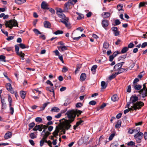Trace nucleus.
Wrapping results in <instances>:
<instances>
[{
	"mask_svg": "<svg viewBox=\"0 0 147 147\" xmlns=\"http://www.w3.org/2000/svg\"><path fill=\"white\" fill-rule=\"evenodd\" d=\"M69 119L68 120H66L65 121H63L62 124L59 125V126L61 127V129L64 128L66 130H68L70 128L71 126L70 123L74 121V119L72 118Z\"/></svg>",
	"mask_w": 147,
	"mask_h": 147,
	"instance_id": "f257e3e1",
	"label": "nucleus"
},
{
	"mask_svg": "<svg viewBox=\"0 0 147 147\" xmlns=\"http://www.w3.org/2000/svg\"><path fill=\"white\" fill-rule=\"evenodd\" d=\"M78 110H73L71 111H67L66 114L67 115V118L68 119L72 118L74 120L76 115L79 117L81 114V113L78 111Z\"/></svg>",
	"mask_w": 147,
	"mask_h": 147,
	"instance_id": "f03ea898",
	"label": "nucleus"
},
{
	"mask_svg": "<svg viewBox=\"0 0 147 147\" xmlns=\"http://www.w3.org/2000/svg\"><path fill=\"white\" fill-rule=\"evenodd\" d=\"M5 25L6 27H8L11 29H12L13 26H18V23L15 19L5 21Z\"/></svg>",
	"mask_w": 147,
	"mask_h": 147,
	"instance_id": "7ed1b4c3",
	"label": "nucleus"
},
{
	"mask_svg": "<svg viewBox=\"0 0 147 147\" xmlns=\"http://www.w3.org/2000/svg\"><path fill=\"white\" fill-rule=\"evenodd\" d=\"M77 1L78 0H69L64 4V8L65 9V11H67V12L70 8V5H74Z\"/></svg>",
	"mask_w": 147,
	"mask_h": 147,
	"instance_id": "20e7f679",
	"label": "nucleus"
},
{
	"mask_svg": "<svg viewBox=\"0 0 147 147\" xmlns=\"http://www.w3.org/2000/svg\"><path fill=\"white\" fill-rule=\"evenodd\" d=\"M146 83L143 84V87L141 90L138 91V93L142 95V97L144 98L147 96V88L146 86Z\"/></svg>",
	"mask_w": 147,
	"mask_h": 147,
	"instance_id": "39448f33",
	"label": "nucleus"
},
{
	"mask_svg": "<svg viewBox=\"0 0 147 147\" xmlns=\"http://www.w3.org/2000/svg\"><path fill=\"white\" fill-rule=\"evenodd\" d=\"M134 105L132 106V107L134 109V110H136L137 109H141V107L144 105V103L141 101L137 102L134 104H133Z\"/></svg>",
	"mask_w": 147,
	"mask_h": 147,
	"instance_id": "423d86ee",
	"label": "nucleus"
},
{
	"mask_svg": "<svg viewBox=\"0 0 147 147\" xmlns=\"http://www.w3.org/2000/svg\"><path fill=\"white\" fill-rule=\"evenodd\" d=\"M143 134L142 132L137 133L134 136V138L136 140L137 143H140L141 139L142 138Z\"/></svg>",
	"mask_w": 147,
	"mask_h": 147,
	"instance_id": "0eeeda50",
	"label": "nucleus"
},
{
	"mask_svg": "<svg viewBox=\"0 0 147 147\" xmlns=\"http://www.w3.org/2000/svg\"><path fill=\"white\" fill-rule=\"evenodd\" d=\"M138 98L136 94H134L131 96L130 98V102L133 104H135V102L138 100Z\"/></svg>",
	"mask_w": 147,
	"mask_h": 147,
	"instance_id": "6e6552de",
	"label": "nucleus"
},
{
	"mask_svg": "<svg viewBox=\"0 0 147 147\" xmlns=\"http://www.w3.org/2000/svg\"><path fill=\"white\" fill-rule=\"evenodd\" d=\"M48 6V4L45 1H43L41 4V8L44 10L49 9V8Z\"/></svg>",
	"mask_w": 147,
	"mask_h": 147,
	"instance_id": "1a4fd4ad",
	"label": "nucleus"
},
{
	"mask_svg": "<svg viewBox=\"0 0 147 147\" xmlns=\"http://www.w3.org/2000/svg\"><path fill=\"white\" fill-rule=\"evenodd\" d=\"M111 30L113 31L114 35L117 36L119 35V32L118 30V28L116 27H113L111 29Z\"/></svg>",
	"mask_w": 147,
	"mask_h": 147,
	"instance_id": "9d476101",
	"label": "nucleus"
},
{
	"mask_svg": "<svg viewBox=\"0 0 147 147\" xmlns=\"http://www.w3.org/2000/svg\"><path fill=\"white\" fill-rule=\"evenodd\" d=\"M6 87L9 91L11 93L13 94L14 93L13 88L11 87V86L10 83H8L6 84Z\"/></svg>",
	"mask_w": 147,
	"mask_h": 147,
	"instance_id": "9b49d317",
	"label": "nucleus"
},
{
	"mask_svg": "<svg viewBox=\"0 0 147 147\" xmlns=\"http://www.w3.org/2000/svg\"><path fill=\"white\" fill-rule=\"evenodd\" d=\"M60 129L61 127L60 126H59V127L58 126H56L55 130L53 133V134L55 137H56V136L58 135L60 130L61 129Z\"/></svg>",
	"mask_w": 147,
	"mask_h": 147,
	"instance_id": "f8f14e48",
	"label": "nucleus"
},
{
	"mask_svg": "<svg viewBox=\"0 0 147 147\" xmlns=\"http://www.w3.org/2000/svg\"><path fill=\"white\" fill-rule=\"evenodd\" d=\"M132 87L136 90H141L142 86L140 84H136L132 85Z\"/></svg>",
	"mask_w": 147,
	"mask_h": 147,
	"instance_id": "ddd939ff",
	"label": "nucleus"
},
{
	"mask_svg": "<svg viewBox=\"0 0 147 147\" xmlns=\"http://www.w3.org/2000/svg\"><path fill=\"white\" fill-rule=\"evenodd\" d=\"M102 26L105 28L109 25V22L107 20H103L102 22Z\"/></svg>",
	"mask_w": 147,
	"mask_h": 147,
	"instance_id": "4468645a",
	"label": "nucleus"
},
{
	"mask_svg": "<svg viewBox=\"0 0 147 147\" xmlns=\"http://www.w3.org/2000/svg\"><path fill=\"white\" fill-rule=\"evenodd\" d=\"M43 24L45 28H51V25L49 22L46 20L43 23Z\"/></svg>",
	"mask_w": 147,
	"mask_h": 147,
	"instance_id": "2eb2a0df",
	"label": "nucleus"
},
{
	"mask_svg": "<svg viewBox=\"0 0 147 147\" xmlns=\"http://www.w3.org/2000/svg\"><path fill=\"white\" fill-rule=\"evenodd\" d=\"M1 101L2 104V109H6V105L5 102V98H1Z\"/></svg>",
	"mask_w": 147,
	"mask_h": 147,
	"instance_id": "dca6fc26",
	"label": "nucleus"
},
{
	"mask_svg": "<svg viewBox=\"0 0 147 147\" xmlns=\"http://www.w3.org/2000/svg\"><path fill=\"white\" fill-rule=\"evenodd\" d=\"M120 64L118 63L116 64L114 66L113 69L114 71H118L120 68H121L122 67V65H121Z\"/></svg>",
	"mask_w": 147,
	"mask_h": 147,
	"instance_id": "f3484780",
	"label": "nucleus"
},
{
	"mask_svg": "<svg viewBox=\"0 0 147 147\" xmlns=\"http://www.w3.org/2000/svg\"><path fill=\"white\" fill-rule=\"evenodd\" d=\"M102 16L104 18H107L110 16V13L108 12H103L102 14Z\"/></svg>",
	"mask_w": 147,
	"mask_h": 147,
	"instance_id": "a211bd4d",
	"label": "nucleus"
},
{
	"mask_svg": "<svg viewBox=\"0 0 147 147\" xmlns=\"http://www.w3.org/2000/svg\"><path fill=\"white\" fill-rule=\"evenodd\" d=\"M127 70L128 69L127 68L125 69L124 68H121V67L118 70V72H116V73L118 75L119 74L123 73L125 71H127Z\"/></svg>",
	"mask_w": 147,
	"mask_h": 147,
	"instance_id": "6ab92c4d",
	"label": "nucleus"
},
{
	"mask_svg": "<svg viewBox=\"0 0 147 147\" xmlns=\"http://www.w3.org/2000/svg\"><path fill=\"white\" fill-rule=\"evenodd\" d=\"M20 97L23 99H24L26 96V93L24 91H21L20 92Z\"/></svg>",
	"mask_w": 147,
	"mask_h": 147,
	"instance_id": "aec40b11",
	"label": "nucleus"
},
{
	"mask_svg": "<svg viewBox=\"0 0 147 147\" xmlns=\"http://www.w3.org/2000/svg\"><path fill=\"white\" fill-rule=\"evenodd\" d=\"M12 136V133L11 132L8 131L6 133L4 136V138L5 139H8L10 138Z\"/></svg>",
	"mask_w": 147,
	"mask_h": 147,
	"instance_id": "412c9836",
	"label": "nucleus"
},
{
	"mask_svg": "<svg viewBox=\"0 0 147 147\" xmlns=\"http://www.w3.org/2000/svg\"><path fill=\"white\" fill-rule=\"evenodd\" d=\"M46 89L47 91L53 92V95H55L54 88V87H48L46 88Z\"/></svg>",
	"mask_w": 147,
	"mask_h": 147,
	"instance_id": "4be33fe9",
	"label": "nucleus"
},
{
	"mask_svg": "<svg viewBox=\"0 0 147 147\" xmlns=\"http://www.w3.org/2000/svg\"><path fill=\"white\" fill-rule=\"evenodd\" d=\"M26 0H15V2L17 4L20 5L25 2Z\"/></svg>",
	"mask_w": 147,
	"mask_h": 147,
	"instance_id": "5701e85b",
	"label": "nucleus"
},
{
	"mask_svg": "<svg viewBox=\"0 0 147 147\" xmlns=\"http://www.w3.org/2000/svg\"><path fill=\"white\" fill-rule=\"evenodd\" d=\"M118 98L117 94H115L113 95L111 97V100L113 102H115L118 100Z\"/></svg>",
	"mask_w": 147,
	"mask_h": 147,
	"instance_id": "b1692460",
	"label": "nucleus"
},
{
	"mask_svg": "<svg viewBox=\"0 0 147 147\" xmlns=\"http://www.w3.org/2000/svg\"><path fill=\"white\" fill-rule=\"evenodd\" d=\"M86 78V75L84 73L82 74L80 76V79L82 81H84Z\"/></svg>",
	"mask_w": 147,
	"mask_h": 147,
	"instance_id": "393cba45",
	"label": "nucleus"
},
{
	"mask_svg": "<svg viewBox=\"0 0 147 147\" xmlns=\"http://www.w3.org/2000/svg\"><path fill=\"white\" fill-rule=\"evenodd\" d=\"M50 103L49 102H47L46 103H45L43 104L42 107H40V111H42L44 110L45 107H46L47 105Z\"/></svg>",
	"mask_w": 147,
	"mask_h": 147,
	"instance_id": "a878e982",
	"label": "nucleus"
},
{
	"mask_svg": "<svg viewBox=\"0 0 147 147\" xmlns=\"http://www.w3.org/2000/svg\"><path fill=\"white\" fill-rule=\"evenodd\" d=\"M76 13L78 15V16L77 17L78 20H80L84 18V16L83 14L78 12H76Z\"/></svg>",
	"mask_w": 147,
	"mask_h": 147,
	"instance_id": "bb28decb",
	"label": "nucleus"
},
{
	"mask_svg": "<svg viewBox=\"0 0 147 147\" xmlns=\"http://www.w3.org/2000/svg\"><path fill=\"white\" fill-rule=\"evenodd\" d=\"M35 124L34 122H32L28 124V126L29 127L28 130H30L32 128L35 126Z\"/></svg>",
	"mask_w": 147,
	"mask_h": 147,
	"instance_id": "cd10ccee",
	"label": "nucleus"
},
{
	"mask_svg": "<svg viewBox=\"0 0 147 147\" xmlns=\"http://www.w3.org/2000/svg\"><path fill=\"white\" fill-rule=\"evenodd\" d=\"M117 75V74L116 72L115 73V74L113 73L109 76V79L110 80H111L115 78Z\"/></svg>",
	"mask_w": 147,
	"mask_h": 147,
	"instance_id": "c85d7f7f",
	"label": "nucleus"
},
{
	"mask_svg": "<svg viewBox=\"0 0 147 147\" xmlns=\"http://www.w3.org/2000/svg\"><path fill=\"white\" fill-rule=\"evenodd\" d=\"M121 121L120 120H118L116 124L115 125V127L116 128H119L121 126Z\"/></svg>",
	"mask_w": 147,
	"mask_h": 147,
	"instance_id": "c756f323",
	"label": "nucleus"
},
{
	"mask_svg": "<svg viewBox=\"0 0 147 147\" xmlns=\"http://www.w3.org/2000/svg\"><path fill=\"white\" fill-rule=\"evenodd\" d=\"M67 12V11H65V9L64 7L63 9V10L61 8H59L57 10V14L59 13H62L63 12Z\"/></svg>",
	"mask_w": 147,
	"mask_h": 147,
	"instance_id": "7c9ffc66",
	"label": "nucleus"
},
{
	"mask_svg": "<svg viewBox=\"0 0 147 147\" xmlns=\"http://www.w3.org/2000/svg\"><path fill=\"white\" fill-rule=\"evenodd\" d=\"M107 84H106L105 82L102 81L101 82V86L102 89H105L107 86Z\"/></svg>",
	"mask_w": 147,
	"mask_h": 147,
	"instance_id": "2f4dec72",
	"label": "nucleus"
},
{
	"mask_svg": "<svg viewBox=\"0 0 147 147\" xmlns=\"http://www.w3.org/2000/svg\"><path fill=\"white\" fill-rule=\"evenodd\" d=\"M51 134L50 132L47 131L46 132L43 137V139H47L48 136Z\"/></svg>",
	"mask_w": 147,
	"mask_h": 147,
	"instance_id": "473e14b6",
	"label": "nucleus"
},
{
	"mask_svg": "<svg viewBox=\"0 0 147 147\" xmlns=\"http://www.w3.org/2000/svg\"><path fill=\"white\" fill-rule=\"evenodd\" d=\"M59 109L57 107H54L51 109V111H54L55 112H58L59 111Z\"/></svg>",
	"mask_w": 147,
	"mask_h": 147,
	"instance_id": "72a5a7b5",
	"label": "nucleus"
},
{
	"mask_svg": "<svg viewBox=\"0 0 147 147\" xmlns=\"http://www.w3.org/2000/svg\"><path fill=\"white\" fill-rule=\"evenodd\" d=\"M42 119L40 117H38L35 119V121L38 123H40L42 122Z\"/></svg>",
	"mask_w": 147,
	"mask_h": 147,
	"instance_id": "f704fd0d",
	"label": "nucleus"
},
{
	"mask_svg": "<svg viewBox=\"0 0 147 147\" xmlns=\"http://www.w3.org/2000/svg\"><path fill=\"white\" fill-rule=\"evenodd\" d=\"M69 20V18L67 17L64 18V20H61L60 22L63 23V24H65L67 22H68V21Z\"/></svg>",
	"mask_w": 147,
	"mask_h": 147,
	"instance_id": "c9c22d12",
	"label": "nucleus"
},
{
	"mask_svg": "<svg viewBox=\"0 0 147 147\" xmlns=\"http://www.w3.org/2000/svg\"><path fill=\"white\" fill-rule=\"evenodd\" d=\"M67 47L65 46H59L58 47V49L59 50H60V49H61L62 51H64L66 50H67Z\"/></svg>",
	"mask_w": 147,
	"mask_h": 147,
	"instance_id": "e433bc0d",
	"label": "nucleus"
},
{
	"mask_svg": "<svg viewBox=\"0 0 147 147\" xmlns=\"http://www.w3.org/2000/svg\"><path fill=\"white\" fill-rule=\"evenodd\" d=\"M5 58L6 57L5 56L3 55H0V60L2 61L5 62L6 61Z\"/></svg>",
	"mask_w": 147,
	"mask_h": 147,
	"instance_id": "4c0bfd02",
	"label": "nucleus"
},
{
	"mask_svg": "<svg viewBox=\"0 0 147 147\" xmlns=\"http://www.w3.org/2000/svg\"><path fill=\"white\" fill-rule=\"evenodd\" d=\"M63 33V31L61 30H58L54 32V34L55 35L62 34Z\"/></svg>",
	"mask_w": 147,
	"mask_h": 147,
	"instance_id": "58836bf2",
	"label": "nucleus"
},
{
	"mask_svg": "<svg viewBox=\"0 0 147 147\" xmlns=\"http://www.w3.org/2000/svg\"><path fill=\"white\" fill-rule=\"evenodd\" d=\"M128 49L127 47H125L123 48L121 50V53H125L128 50Z\"/></svg>",
	"mask_w": 147,
	"mask_h": 147,
	"instance_id": "ea45409f",
	"label": "nucleus"
},
{
	"mask_svg": "<svg viewBox=\"0 0 147 147\" xmlns=\"http://www.w3.org/2000/svg\"><path fill=\"white\" fill-rule=\"evenodd\" d=\"M117 8L119 11H123V10L122 9L123 7V5L121 4H118L117 6Z\"/></svg>",
	"mask_w": 147,
	"mask_h": 147,
	"instance_id": "a19ab883",
	"label": "nucleus"
},
{
	"mask_svg": "<svg viewBox=\"0 0 147 147\" xmlns=\"http://www.w3.org/2000/svg\"><path fill=\"white\" fill-rule=\"evenodd\" d=\"M57 14L58 15L59 17H60V18L64 19V18H66L65 17V15L62 13H57Z\"/></svg>",
	"mask_w": 147,
	"mask_h": 147,
	"instance_id": "79ce46f5",
	"label": "nucleus"
},
{
	"mask_svg": "<svg viewBox=\"0 0 147 147\" xmlns=\"http://www.w3.org/2000/svg\"><path fill=\"white\" fill-rule=\"evenodd\" d=\"M8 100L9 102V106H11L12 105V98L9 95H8Z\"/></svg>",
	"mask_w": 147,
	"mask_h": 147,
	"instance_id": "37998d69",
	"label": "nucleus"
},
{
	"mask_svg": "<svg viewBox=\"0 0 147 147\" xmlns=\"http://www.w3.org/2000/svg\"><path fill=\"white\" fill-rule=\"evenodd\" d=\"M97 67V66L96 65H93L92 67L91 70L92 72H95L96 71V69Z\"/></svg>",
	"mask_w": 147,
	"mask_h": 147,
	"instance_id": "c03bdc74",
	"label": "nucleus"
},
{
	"mask_svg": "<svg viewBox=\"0 0 147 147\" xmlns=\"http://www.w3.org/2000/svg\"><path fill=\"white\" fill-rule=\"evenodd\" d=\"M146 2H140L139 5V8H140L141 7L144 6L145 4H146Z\"/></svg>",
	"mask_w": 147,
	"mask_h": 147,
	"instance_id": "a18cd8bd",
	"label": "nucleus"
},
{
	"mask_svg": "<svg viewBox=\"0 0 147 147\" xmlns=\"http://www.w3.org/2000/svg\"><path fill=\"white\" fill-rule=\"evenodd\" d=\"M103 46L105 49H107L109 47V44L107 42H105L104 43Z\"/></svg>",
	"mask_w": 147,
	"mask_h": 147,
	"instance_id": "49530a36",
	"label": "nucleus"
},
{
	"mask_svg": "<svg viewBox=\"0 0 147 147\" xmlns=\"http://www.w3.org/2000/svg\"><path fill=\"white\" fill-rule=\"evenodd\" d=\"M135 143L132 141H130L127 143V145L128 146H135Z\"/></svg>",
	"mask_w": 147,
	"mask_h": 147,
	"instance_id": "de8ad7c7",
	"label": "nucleus"
},
{
	"mask_svg": "<svg viewBox=\"0 0 147 147\" xmlns=\"http://www.w3.org/2000/svg\"><path fill=\"white\" fill-rule=\"evenodd\" d=\"M33 31L36 34H41V33L37 29H34L33 30Z\"/></svg>",
	"mask_w": 147,
	"mask_h": 147,
	"instance_id": "09e8293b",
	"label": "nucleus"
},
{
	"mask_svg": "<svg viewBox=\"0 0 147 147\" xmlns=\"http://www.w3.org/2000/svg\"><path fill=\"white\" fill-rule=\"evenodd\" d=\"M30 136L31 139H34L36 137L34 133H31L30 134Z\"/></svg>",
	"mask_w": 147,
	"mask_h": 147,
	"instance_id": "8fccbe9b",
	"label": "nucleus"
},
{
	"mask_svg": "<svg viewBox=\"0 0 147 147\" xmlns=\"http://www.w3.org/2000/svg\"><path fill=\"white\" fill-rule=\"evenodd\" d=\"M118 144L117 142H114L111 145V147H117Z\"/></svg>",
	"mask_w": 147,
	"mask_h": 147,
	"instance_id": "3c124183",
	"label": "nucleus"
},
{
	"mask_svg": "<svg viewBox=\"0 0 147 147\" xmlns=\"http://www.w3.org/2000/svg\"><path fill=\"white\" fill-rule=\"evenodd\" d=\"M68 69L67 67L65 66H64L62 69V72L65 73L68 71Z\"/></svg>",
	"mask_w": 147,
	"mask_h": 147,
	"instance_id": "603ef678",
	"label": "nucleus"
},
{
	"mask_svg": "<svg viewBox=\"0 0 147 147\" xmlns=\"http://www.w3.org/2000/svg\"><path fill=\"white\" fill-rule=\"evenodd\" d=\"M19 45L20 48L22 49L28 48V47H26L25 45L24 44L22 43L20 44Z\"/></svg>",
	"mask_w": 147,
	"mask_h": 147,
	"instance_id": "864d4df0",
	"label": "nucleus"
},
{
	"mask_svg": "<svg viewBox=\"0 0 147 147\" xmlns=\"http://www.w3.org/2000/svg\"><path fill=\"white\" fill-rule=\"evenodd\" d=\"M139 81V80L138 78H136L134 80L132 85H135L137 84L136 83Z\"/></svg>",
	"mask_w": 147,
	"mask_h": 147,
	"instance_id": "5fc2aeb1",
	"label": "nucleus"
},
{
	"mask_svg": "<svg viewBox=\"0 0 147 147\" xmlns=\"http://www.w3.org/2000/svg\"><path fill=\"white\" fill-rule=\"evenodd\" d=\"M83 104L81 102L77 103L76 105V107L77 108H80L82 106Z\"/></svg>",
	"mask_w": 147,
	"mask_h": 147,
	"instance_id": "6e6d98bb",
	"label": "nucleus"
},
{
	"mask_svg": "<svg viewBox=\"0 0 147 147\" xmlns=\"http://www.w3.org/2000/svg\"><path fill=\"white\" fill-rule=\"evenodd\" d=\"M96 102L94 100H91L89 102V104L92 105H94L96 104Z\"/></svg>",
	"mask_w": 147,
	"mask_h": 147,
	"instance_id": "4d7b16f0",
	"label": "nucleus"
},
{
	"mask_svg": "<svg viewBox=\"0 0 147 147\" xmlns=\"http://www.w3.org/2000/svg\"><path fill=\"white\" fill-rule=\"evenodd\" d=\"M115 136V134L113 133L109 136V140H111Z\"/></svg>",
	"mask_w": 147,
	"mask_h": 147,
	"instance_id": "13d9d810",
	"label": "nucleus"
},
{
	"mask_svg": "<svg viewBox=\"0 0 147 147\" xmlns=\"http://www.w3.org/2000/svg\"><path fill=\"white\" fill-rule=\"evenodd\" d=\"M15 51L16 52V53H18L19 52V46L17 45H16L15 46Z\"/></svg>",
	"mask_w": 147,
	"mask_h": 147,
	"instance_id": "bf43d9fd",
	"label": "nucleus"
},
{
	"mask_svg": "<svg viewBox=\"0 0 147 147\" xmlns=\"http://www.w3.org/2000/svg\"><path fill=\"white\" fill-rule=\"evenodd\" d=\"M10 108V111H11L10 113L11 115H13L14 112V109L11 107V106H9Z\"/></svg>",
	"mask_w": 147,
	"mask_h": 147,
	"instance_id": "052dcab7",
	"label": "nucleus"
},
{
	"mask_svg": "<svg viewBox=\"0 0 147 147\" xmlns=\"http://www.w3.org/2000/svg\"><path fill=\"white\" fill-rule=\"evenodd\" d=\"M134 44L132 43H130L128 45V48H131L134 47Z\"/></svg>",
	"mask_w": 147,
	"mask_h": 147,
	"instance_id": "680f3d73",
	"label": "nucleus"
},
{
	"mask_svg": "<svg viewBox=\"0 0 147 147\" xmlns=\"http://www.w3.org/2000/svg\"><path fill=\"white\" fill-rule=\"evenodd\" d=\"M8 37L6 38V39L8 41L10 40H13V39L14 36H7Z\"/></svg>",
	"mask_w": 147,
	"mask_h": 147,
	"instance_id": "e2e57ef3",
	"label": "nucleus"
},
{
	"mask_svg": "<svg viewBox=\"0 0 147 147\" xmlns=\"http://www.w3.org/2000/svg\"><path fill=\"white\" fill-rule=\"evenodd\" d=\"M121 22L119 20L117 19L115 20V23L116 25H118L121 24Z\"/></svg>",
	"mask_w": 147,
	"mask_h": 147,
	"instance_id": "0e129e2a",
	"label": "nucleus"
},
{
	"mask_svg": "<svg viewBox=\"0 0 147 147\" xmlns=\"http://www.w3.org/2000/svg\"><path fill=\"white\" fill-rule=\"evenodd\" d=\"M134 132H140V128L139 127H137L136 129H134Z\"/></svg>",
	"mask_w": 147,
	"mask_h": 147,
	"instance_id": "69168bd1",
	"label": "nucleus"
},
{
	"mask_svg": "<svg viewBox=\"0 0 147 147\" xmlns=\"http://www.w3.org/2000/svg\"><path fill=\"white\" fill-rule=\"evenodd\" d=\"M120 53L118 51H115L114 52L113 54L112 55H113V56H114V57H115L118 54H120Z\"/></svg>",
	"mask_w": 147,
	"mask_h": 147,
	"instance_id": "338daca9",
	"label": "nucleus"
},
{
	"mask_svg": "<svg viewBox=\"0 0 147 147\" xmlns=\"http://www.w3.org/2000/svg\"><path fill=\"white\" fill-rule=\"evenodd\" d=\"M147 46V42H145L143 43L141 45L142 48H145Z\"/></svg>",
	"mask_w": 147,
	"mask_h": 147,
	"instance_id": "774afa93",
	"label": "nucleus"
}]
</instances>
